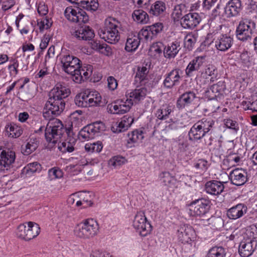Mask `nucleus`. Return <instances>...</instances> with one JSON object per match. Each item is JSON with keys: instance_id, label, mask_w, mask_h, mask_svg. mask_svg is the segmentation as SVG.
I'll return each mask as SVG.
<instances>
[{"instance_id": "774afa93", "label": "nucleus", "mask_w": 257, "mask_h": 257, "mask_svg": "<svg viewBox=\"0 0 257 257\" xmlns=\"http://www.w3.org/2000/svg\"><path fill=\"white\" fill-rule=\"evenodd\" d=\"M90 257H112L109 253L100 252L99 251L94 252Z\"/></svg>"}, {"instance_id": "4c0bfd02", "label": "nucleus", "mask_w": 257, "mask_h": 257, "mask_svg": "<svg viewBox=\"0 0 257 257\" xmlns=\"http://www.w3.org/2000/svg\"><path fill=\"white\" fill-rule=\"evenodd\" d=\"M132 17L138 23L146 24L149 20L148 14L141 9L135 10L132 14Z\"/></svg>"}, {"instance_id": "2f4dec72", "label": "nucleus", "mask_w": 257, "mask_h": 257, "mask_svg": "<svg viewBox=\"0 0 257 257\" xmlns=\"http://www.w3.org/2000/svg\"><path fill=\"white\" fill-rule=\"evenodd\" d=\"M180 49V43L177 41L171 43L165 47L164 54L165 57L168 58H174Z\"/></svg>"}, {"instance_id": "ea45409f", "label": "nucleus", "mask_w": 257, "mask_h": 257, "mask_svg": "<svg viewBox=\"0 0 257 257\" xmlns=\"http://www.w3.org/2000/svg\"><path fill=\"white\" fill-rule=\"evenodd\" d=\"M16 159L15 153L12 151L5 150L4 156L3 157V169H8L10 166L13 164Z\"/></svg>"}, {"instance_id": "72a5a7b5", "label": "nucleus", "mask_w": 257, "mask_h": 257, "mask_svg": "<svg viewBox=\"0 0 257 257\" xmlns=\"http://www.w3.org/2000/svg\"><path fill=\"white\" fill-rule=\"evenodd\" d=\"M205 132L200 128L199 125L195 123L189 132L190 140H198L201 139L205 135Z\"/></svg>"}, {"instance_id": "f704fd0d", "label": "nucleus", "mask_w": 257, "mask_h": 257, "mask_svg": "<svg viewBox=\"0 0 257 257\" xmlns=\"http://www.w3.org/2000/svg\"><path fill=\"white\" fill-rule=\"evenodd\" d=\"M227 146L229 148L228 149L227 152L228 154L226 156V160L229 163H231V165L234 166L235 164L238 163L240 161V158L235 153H232L231 149L232 148H234V147L233 141H228L227 143Z\"/></svg>"}, {"instance_id": "a18cd8bd", "label": "nucleus", "mask_w": 257, "mask_h": 257, "mask_svg": "<svg viewBox=\"0 0 257 257\" xmlns=\"http://www.w3.org/2000/svg\"><path fill=\"white\" fill-rule=\"evenodd\" d=\"M240 60L244 67L248 68L253 63V57L247 51L243 52L240 55Z\"/></svg>"}, {"instance_id": "0e129e2a", "label": "nucleus", "mask_w": 257, "mask_h": 257, "mask_svg": "<svg viewBox=\"0 0 257 257\" xmlns=\"http://www.w3.org/2000/svg\"><path fill=\"white\" fill-rule=\"evenodd\" d=\"M108 87L111 90H114L117 86V83L116 79L112 77L109 76L107 78Z\"/></svg>"}, {"instance_id": "4be33fe9", "label": "nucleus", "mask_w": 257, "mask_h": 257, "mask_svg": "<svg viewBox=\"0 0 257 257\" xmlns=\"http://www.w3.org/2000/svg\"><path fill=\"white\" fill-rule=\"evenodd\" d=\"M134 121V117L131 115L123 116L119 122L116 123L115 126L112 127V130L115 133H120L127 130L132 124Z\"/></svg>"}, {"instance_id": "09e8293b", "label": "nucleus", "mask_w": 257, "mask_h": 257, "mask_svg": "<svg viewBox=\"0 0 257 257\" xmlns=\"http://www.w3.org/2000/svg\"><path fill=\"white\" fill-rule=\"evenodd\" d=\"M196 123L199 125L200 128L207 133L212 126V121L210 119L208 120L206 118H203L201 120L198 121Z\"/></svg>"}, {"instance_id": "39448f33", "label": "nucleus", "mask_w": 257, "mask_h": 257, "mask_svg": "<svg viewBox=\"0 0 257 257\" xmlns=\"http://www.w3.org/2000/svg\"><path fill=\"white\" fill-rule=\"evenodd\" d=\"M99 226L96 221L93 219H87L79 223L75 227L76 235L83 239H89L97 235Z\"/></svg>"}, {"instance_id": "603ef678", "label": "nucleus", "mask_w": 257, "mask_h": 257, "mask_svg": "<svg viewBox=\"0 0 257 257\" xmlns=\"http://www.w3.org/2000/svg\"><path fill=\"white\" fill-rule=\"evenodd\" d=\"M19 94L21 97V99L24 101L30 99L33 97V94L29 91L28 87L25 86L24 84L21 86Z\"/></svg>"}, {"instance_id": "393cba45", "label": "nucleus", "mask_w": 257, "mask_h": 257, "mask_svg": "<svg viewBox=\"0 0 257 257\" xmlns=\"http://www.w3.org/2000/svg\"><path fill=\"white\" fill-rule=\"evenodd\" d=\"M247 211V207L243 204H238L228 209L227 212L228 217L236 219L242 216Z\"/></svg>"}, {"instance_id": "20e7f679", "label": "nucleus", "mask_w": 257, "mask_h": 257, "mask_svg": "<svg viewBox=\"0 0 257 257\" xmlns=\"http://www.w3.org/2000/svg\"><path fill=\"white\" fill-rule=\"evenodd\" d=\"M119 25V22L114 18L110 17L106 19L103 29L98 32L100 38L108 43L117 42L120 39L118 31Z\"/></svg>"}, {"instance_id": "a878e982", "label": "nucleus", "mask_w": 257, "mask_h": 257, "mask_svg": "<svg viewBox=\"0 0 257 257\" xmlns=\"http://www.w3.org/2000/svg\"><path fill=\"white\" fill-rule=\"evenodd\" d=\"M204 56H198L191 61L188 65L185 73L187 76L191 77L193 72L197 71L203 64Z\"/></svg>"}, {"instance_id": "412c9836", "label": "nucleus", "mask_w": 257, "mask_h": 257, "mask_svg": "<svg viewBox=\"0 0 257 257\" xmlns=\"http://www.w3.org/2000/svg\"><path fill=\"white\" fill-rule=\"evenodd\" d=\"M79 40L89 41L94 37L93 31L88 26L81 27L72 34Z\"/></svg>"}, {"instance_id": "7ed1b4c3", "label": "nucleus", "mask_w": 257, "mask_h": 257, "mask_svg": "<svg viewBox=\"0 0 257 257\" xmlns=\"http://www.w3.org/2000/svg\"><path fill=\"white\" fill-rule=\"evenodd\" d=\"M76 105L81 107L94 106H103L105 102L101 101V97L97 91L86 89L77 94L74 98Z\"/></svg>"}, {"instance_id": "c9c22d12", "label": "nucleus", "mask_w": 257, "mask_h": 257, "mask_svg": "<svg viewBox=\"0 0 257 257\" xmlns=\"http://www.w3.org/2000/svg\"><path fill=\"white\" fill-rule=\"evenodd\" d=\"M160 180L164 185L173 187L176 184L177 180L175 177L172 176L169 172H163L160 174Z\"/></svg>"}, {"instance_id": "423d86ee", "label": "nucleus", "mask_w": 257, "mask_h": 257, "mask_svg": "<svg viewBox=\"0 0 257 257\" xmlns=\"http://www.w3.org/2000/svg\"><path fill=\"white\" fill-rule=\"evenodd\" d=\"M255 28V24L254 22L247 19L242 20L236 30V37L242 41L250 40Z\"/></svg>"}, {"instance_id": "f3484780", "label": "nucleus", "mask_w": 257, "mask_h": 257, "mask_svg": "<svg viewBox=\"0 0 257 257\" xmlns=\"http://www.w3.org/2000/svg\"><path fill=\"white\" fill-rule=\"evenodd\" d=\"M182 71L179 69H174L166 74L163 85L167 88H172L180 83Z\"/></svg>"}, {"instance_id": "3c124183", "label": "nucleus", "mask_w": 257, "mask_h": 257, "mask_svg": "<svg viewBox=\"0 0 257 257\" xmlns=\"http://www.w3.org/2000/svg\"><path fill=\"white\" fill-rule=\"evenodd\" d=\"M226 127L228 128L227 134L232 133L233 134H236L239 128L237 122L230 119L226 120Z\"/></svg>"}, {"instance_id": "5fc2aeb1", "label": "nucleus", "mask_w": 257, "mask_h": 257, "mask_svg": "<svg viewBox=\"0 0 257 257\" xmlns=\"http://www.w3.org/2000/svg\"><path fill=\"white\" fill-rule=\"evenodd\" d=\"M48 175L51 180L61 178L63 176L62 171L57 168H53L48 171Z\"/></svg>"}, {"instance_id": "6e6552de", "label": "nucleus", "mask_w": 257, "mask_h": 257, "mask_svg": "<svg viewBox=\"0 0 257 257\" xmlns=\"http://www.w3.org/2000/svg\"><path fill=\"white\" fill-rule=\"evenodd\" d=\"M105 129L101 121H96L84 126L79 133V135L85 140L92 139L95 136Z\"/></svg>"}, {"instance_id": "13d9d810", "label": "nucleus", "mask_w": 257, "mask_h": 257, "mask_svg": "<svg viewBox=\"0 0 257 257\" xmlns=\"http://www.w3.org/2000/svg\"><path fill=\"white\" fill-rule=\"evenodd\" d=\"M163 48V44L161 42H157L152 45L150 48V51L155 55L157 54H160L162 53Z\"/></svg>"}, {"instance_id": "c03bdc74", "label": "nucleus", "mask_w": 257, "mask_h": 257, "mask_svg": "<svg viewBox=\"0 0 257 257\" xmlns=\"http://www.w3.org/2000/svg\"><path fill=\"white\" fill-rule=\"evenodd\" d=\"M38 147V144L36 139H31L25 146V148H22L23 153L25 155H28L35 151Z\"/></svg>"}, {"instance_id": "e2e57ef3", "label": "nucleus", "mask_w": 257, "mask_h": 257, "mask_svg": "<svg viewBox=\"0 0 257 257\" xmlns=\"http://www.w3.org/2000/svg\"><path fill=\"white\" fill-rule=\"evenodd\" d=\"M122 158L118 156H115L110 159L108 162L109 165L110 166L117 167L120 166L122 164Z\"/></svg>"}, {"instance_id": "9d476101", "label": "nucleus", "mask_w": 257, "mask_h": 257, "mask_svg": "<svg viewBox=\"0 0 257 257\" xmlns=\"http://www.w3.org/2000/svg\"><path fill=\"white\" fill-rule=\"evenodd\" d=\"M67 20L73 23H86L88 20V16L86 13L82 10L74 9L71 7H67L64 12Z\"/></svg>"}, {"instance_id": "c85d7f7f", "label": "nucleus", "mask_w": 257, "mask_h": 257, "mask_svg": "<svg viewBox=\"0 0 257 257\" xmlns=\"http://www.w3.org/2000/svg\"><path fill=\"white\" fill-rule=\"evenodd\" d=\"M72 3H75L79 7L89 11H95L98 8V3L95 0H72Z\"/></svg>"}, {"instance_id": "aec40b11", "label": "nucleus", "mask_w": 257, "mask_h": 257, "mask_svg": "<svg viewBox=\"0 0 257 257\" xmlns=\"http://www.w3.org/2000/svg\"><path fill=\"white\" fill-rule=\"evenodd\" d=\"M224 91L225 85L223 83L219 82L207 88L204 92V96L209 99H212L215 97L220 98L223 95Z\"/></svg>"}, {"instance_id": "052dcab7", "label": "nucleus", "mask_w": 257, "mask_h": 257, "mask_svg": "<svg viewBox=\"0 0 257 257\" xmlns=\"http://www.w3.org/2000/svg\"><path fill=\"white\" fill-rule=\"evenodd\" d=\"M52 25V22L51 20L46 18L43 21L38 23L40 31H42L44 29H49Z\"/></svg>"}, {"instance_id": "dca6fc26", "label": "nucleus", "mask_w": 257, "mask_h": 257, "mask_svg": "<svg viewBox=\"0 0 257 257\" xmlns=\"http://www.w3.org/2000/svg\"><path fill=\"white\" fill-rule=\"evenodd\" d=\"M178 239L183 243H190L195 238V231L191 226L183 225L178 230Z\"/></svg>"}, {"instance_id": "1a4fd4ad", "label": "nucleus", "mask_w": 257, "mask_h": 257, "mask_svg": "<svg viewBox=\"0 0 257 257\" xmlns=\"http://www.w3.org/2000/svg\"><path fill=\"white\" fill-rule=\"evenodd\" d=\"M63 70L67 73L73 76L75 71L80 68V60L70 55L62 56L61 59Z\"/></svg>"}, {"instance_id": "69168bd1", "label": "nucleus", "mask_w": 257, "mask_h": 257, "mask_svg": "<svg viewBox=\"0 0 257 257\" xmlns=\"http://www.w3.org/2000/svg\"><path fill=\"white\" fill-rule=\"evenodd\" d=\"M50 40V37L49 35H45L44 37L41 40V42L40 44V48L42 50L45 49L48 46L49 42Z\"/></svg>"}, {"instance_id": "58836bf2", "label": "nucleus", "mask_w": 257, "mask_h": 257, "mask_svg": "<svg viewBox=\"0 0 257 257\" xmlns=\"http://www.w3.org/2000/svg\"><path fill=\"white\" fill-rule=\"evenodd\" d=\"M147 90L145 87L134 90L130 93V97L131 98L130 101L133 100L136 103L143 99L147 94Z\"/></svg>"}, {"instance_id": "79ce46f5", "label": "nucleus", "mask_w": 257, "mask_h": 257, "mask_svg": "<svg viewBox=\"0 0 257 257\" xmlns=\"http://www.w3.org/2000/svg\"><path fill=\"white\" fill-rule=\"evenodd\" d=\"M6 131L10 133V136L17 138L20 137L23 133L22 129L14 123H11L6 127Z\"/></svg>"}, {"instance_id": "7c9ffc66", "label": "nucleus", "mask_w": 257, "mask_h": 257, "mask_svg": "<svg viewBox=\"0 0 257 257\" xmlns=\"http://www.w3.org/2000/svg\"><path fill=\"white\" fill-rule=\"evenodd\" d=\"M140 41L139 36L133 34L129 35L125 43V50L127 52L136 50L140 44Z\"/></svg>"}, {"instance_id": "f03ea898", "label": "nucleus", "mask_w": 257, "mask_h": 257, "mask_svg": "<svg viewBox=\"0 0 257 257\" xmlns=\"http://www.w3.org/2000/svg\"><path fill=\"white\" fill-rule=\"evenodd\" d=\"M70 90L61 83H57L51 90L49 98L43 110V116L52 120L51 115H58L63 112L65 106V99L70 95Z\"/></svg>"}, {"instance_id": "ddd939ff", "label": "nucleus", "mask_w": 257, "mask_h": 257, "mask_svg": "<svg viewBox=\"0 0 257 257\" xmlns=\"http://www.w3.org/2000/svg\"><path fill=\"white\" fill-rule=\"evenodd\" d=\"M209 209V201L204 199L197 200L190 204L192 215L201 216L205 214Z\"/></svg>"}, {"instance_id": "e433bc0d", "label": "nucleus", "mask_w": 257, "mask_h": 257, "mask_svg": "<svg viewBox=\"0 0 257 257\" xmlns=\"http://www.w3.org/2000/svg\"><path fill=\"white\" fill-rule=\"evenodd\" d=\"M165 10V4L162 1H157L151 6L149 13L150 15L158 16L163 14Z\"/></svg>"}, {"instance_id": "0eeeda50", "label": "nucleus", "mask_w": 257, "mask_h": 257, "mask_svg": "<svg viewBox=\"0 0 257 257\" xmlns=\"http://www.w3.org/2000/svg\"><path fill=\"white\" fill-rule=\"evenodd\" d=\"M133 226L139 234L143 236H146L152 230V226L148 222L145 213L142 211L138 212L135 215Z\"/></svg>"}, {"instance_id": "de8ad7c7", "label": "nucleus", "mask_w": 257, "mask_h": 257, "mask_svg": "<svg viewBox=\"0 0 257 257\" xmlns=\"http://www.w3.org/2000/svg\"><path fill=\"white\" fill-rule=\"evenodd\" d=\"M196 41V39L193 35L191 34H187L184 40V47L188 51L192 50Z\"/></svg>"}, {"instance_id": "4468645a", "label": "nucleus", "mask_w": 257, "mask_h": 257, "mask_svg": "<svg viewBox=\"0 0 257 257\" xmlns=\"http://www.w3.org/2000/svg\"><path fill=\"white\" fill-rule=\"evenodd\" d=\"M201 21V18L198 13H189L183 16L180 24L184 29H193L200 23Z\"/></svg>"}, {"instance_id": "a211bd4d", "label": "nucleus", "mask_w": 257, "mask_h": 257, "mask_svg": "<svg viewBox=\"0 0 257 257\" xmlns=\"http://www.w3.org/2000/svg\"><path fill=\"white\" fill-rule=\"evenodd\" d=\"M92 66L87 65L77 69L72 76V79L76 83H81L88 78L92 74Z\"/></svg>"}, {"instance_id": "6ab92c4d", "label": "nucleus", "mask_w": 257, "mask_h": 257, "mask_svg": "<svg viewBox=\"0 0 257 257\" xmlns=\"http://www.w3.org/2000/svg\"><path fill=\"white\" fill-rule=\"evenodd\" d=\"M229 179L231 183L236 186L243 185L247 180L246 172L241 169H236L229 173Z\"/></svg>"}, {"instance_id": "f257e3e1", "label": "nucleus", "mask_w": 257, "mask_h": 257, "mask_svg": "<svg viewBox=\"0 0 257 257\" xmlns=\"http://www.w3.org/2000/svg\"><path fill=\"white\" fill-rule=\"evenodd\" d=\"M64 132L66 133L68 137L64 141L58 144V148L62 153H72L76 149V139L73 137L74 134L72 128L64 127L61 121L54 119L47 123L45 128V139L48 143L55 144Z\"/></svg>"}, {"instance_id": "2eb2a0df", "label": "nucleus", "mask_w": 257, "mask_h": 257, "mask_svg": "<svg viewBox=\"0 0 257 257\" xmlns=\"http://www.w3.org/2000/svg\"><path fill=\"white\" fill-rule=\"evenodd\" d=\"M257 242L253 238L242 240L238 247L239 254L242 257H248L254 251Z\"/></svg>"}, {"instance_id": "4d7b16f0", "label": "nucleus", "mask_w": 257, "mask_h": 257, "mask_svg": "<svg viewBox=\"0 0 257 257\" xmlns=\"http://www.w3.org/2000/svg\"><path fill=\"white\" fill-rule=\"evenodd\" d=\"M215 46L216 50L218 51H225V37L224 35H221L215 42Z\"/></svg>"}, {"instance_id": "680f3d73", "label": "nucleus", "mask_w": 257, "mask_h": 257, "mask_svg": "<svg viewBox=\"0 0 257 257\" xmlns=\"http://www.w3.org/2000/svg\"><path fill=\"white\" fill-rule=\"evenodd\" d=\"M196 169H200L202 171H206L208 167V162L204 159H199L194 164Z\"/></svg>"}, {"instance_id": "9b49d317", "label": "nucleus", "mask_w": 257, "mask_h": 257, "mask_svg": "<svg viewBox=\"0 0 257 257\" xmlns=\"http://www.w3.org/2000/svg\"><path fill=\"white\" fill-rule=\"evenodd\" d=\"M163 28L162 23H157L151 26H147L145 29H142L137 35L139 36L140 40L144 39L146 41H151L162 31Z\"/></svg>"}, {"instance_id": "6e6d98bb", "label": "nucleus", "mask_w": 257, "mask_h": 257, "mask_svg": "<svg viewBox=\"0 0 257 257\" xmlns=\"http://www.w3.org/2000/svg\"><path fill=\"white\" fill-rule=\"evenodd\" d=\"M41 170V165L38 162H33L27 165V173H34L37 172H40Z\"/></svg>"}, {"instance_id": "bf43d9fd", "label": "nucleus", "mask_w": 257, "mask_h": 257, "mask_svg": "<svg viewBox=\"0 0 257 257\" xmlns=\"http://www.w3.org/2000/svg\"><path fill=\"white\" fill-rule=\"evenodd\" d=\"M226 57L228 63L231 65H235L236 61L238 59L239 53L237 52H232L231 54H226Z\"/></svg>"}, {"instance_id": "864d4df0", "label": "nucleus", "mask_w": 257, "mask_h": 257, "mask_svg": "<svg viewBox=\"0 0 257 257\" xmlns=\"http://www.w3.org/2000/svg\"><path fill=\"white\" fill-rule=\"evenodd\" d=\"M26 224L27 223H25L19 225L17 228V235L18 237L27 241V226H26Z\"/></svg>"}, {"instance_id": "473e14b6", "label": "nucleus", "mask_w": 257, "mask_h": 257, "mask_svg": "<svg viewBox=\"0 0 257 257\" xmlns=\"http://www.w3.org/2000/svg\"><path fill=\"white\" fill-rule=\"evenodd\" d=\"M27 223V241L30 240L37 236L40 232L39 225L33 222H28Z\"/></svg>"}, {"instance_id": "49530a36", "label": "nucleus", "mask_w": 257, "mask_h": 257, "mask_svg": "<svg viewBox=\"0 0 257 257\" xmlns=\"http://www.w3.org/2000/svg\"><path fill=\"white\" fill-rule=\"evenodd\" d=\"M102 143L99 141L93 143L86 144L85 146L86 151L92 153H99L102 150Z\"/></svg>"}, {"instance_id": "c756f323", "label": "nucleus", "mask_w": 257, "mask_h": 257, "mask_svg": "<svg viewBox=\"0 0 257 257\" xmlns=\"http://www.w3.org/2000/svg\"><path fill=\"white\" fill-rule=\"evenodd\" d=\"M174 106L170 104L163 105L156 112V116L159 119L165 120L168 118L173 111Z\"/></svg>"}, {"instance_id": "5701e85b", "label": "nucleus", "mask_w": 257, "mask_h": 257, "mask_svg": "<svg viewBox=\"0 0 257 257\" xmlns=\"http://www.w3.org/2000/svg\"><path fill=\"white\" fill-rule=\"evenodd\" d=\"M196 97L194 91H188L182 94L177 101V106L179 109L183 108L190 104Z\"/></svg>"}, {"instance_id": "8fccbe9b", "label": "nucleus", "mask_w": 257, "mask_h": 257, "mask_svg": "<svg viewBox=\"0 0 257 257\" xmlns=\"http://www.w3.org/2000/svg\"><path fill=\"white\" fill-rule=\"evenodd\" d=\"M224 249L222 247H213L211 248L207 254V257H223Z\"/></svg>"}, {"instance_id": "338daca9", "label": "nucleus", "mask_w": 257, "mask_h": 257, "mask_svg": "<svg viewBox=\"0 0 257 257\" xmlns=\"http://www.w3.org/2000/svg\"><path fill=\"white\" fill-rule=\"evenodd\" d=\"M37 11L39 15L41 16H45L48 12L47 6L45 5H39Z\"/></svg>"}, {"instance_id": "bb28decb", "label": "nucleus", "mask_w": 257, "mask_h": 257, "mask_svg": "<svg viewBox=\"0 0 257 257\" xmlns=\"http://www.w3.org/2000/svg\"><path fill=\"white\" fill-rule=\"evenodd\" d=\"M241 3L239 0H231L226 5V15L228 17L238 15L241 9Z\"/></svg>"}, {"instance_id": "f8f14e48", "label": "nucleus", "mask_w": 257, "mask_h": 257, "mask_svg": "<svg viewBox=\"0 0 257 257\" xmlns=\"http://www.w3.org/2000/svg\"><path fill=\"white\" fill-rule=\"evenodd\" d=\"M128 99L125 101L122 99L116 100L113 103L108 105V111L113 114H123L130 110L133 104Z\"/></svg>"}, {"instance_id": "37998d69", "label": "nucleus", "mask_w": 257, "mask_h": 257, "mask_svg": "<svg viewBox=\"0 0 257 257\" xmlns=\"http://www.w3.org/2000/svg\"><path fill=\"white\" fill-rule=\"evenodd\" d=\"M128 144L136 143L141 142L144 138L142 131L137 130L133 131L131 134H128Z\"/></svg>"}, {"instance_id": "b1692460", "label": "nucleus", "mask_w": 257, "mask_h": 257, "mask_svg": "<svg viewBox=\"0 0 257 257\" xmlns=\"http://www.w3.org/2000/svg\"><path fill=\"white\" fill-rule=\"evenodd\" d=\"M223 184L217 181L207 182L205 184V190L207 193L211 195H218L224 190Z\"/></svg>"}, {"instance_id": "cd10ccee", "label": "nucleus", "mask_w": 257, "mask_h": 257, "mask_svg": "<svg viewBox=\"0 0 257 257\" xmlns=\"http://www.w3.org/2000/svg\"><path fill=\"white\" fill-rule=\"evenodd\" d=\"M187 8L184 4H179L176 5L173 9L171 14V18L174 23L177 22L180 20L182 21L183 15L186 14L187 12Z\"/></svg>"}, {"instance_id": "a19ab883", "label": "nucleus", "mask_w": 257, "mask_h": 257, "mask_svg": "<svg viewBox=\"0 0 257 257\" xmlns=\"http://www.w3.org/2000/svg\"><path fill=\"white\" fill-rule=\"evenodd\" d=\"M149 70L146 67H138V71L135 77V81L139 82L141 85L146 83L147 80Z\"/></svg>"}]
</instances>
